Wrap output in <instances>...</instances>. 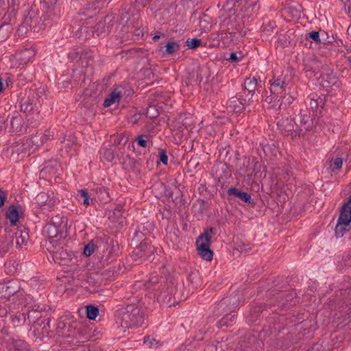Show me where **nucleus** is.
<instances>
[{
  "label": "nucleus",
  "instance_id": "29",
  "mask_svg": "<svg viewBox=\"0 0 351 351\" xmlns=\"http://www.w3.org/2000/svg\"><path fill=\"white\" fill-rule=\"evenodd\" d=\"M62 143L64 145V147L66 149V152L69 153L72 147L75 148V138L73 135H69L66 138H64L62 141Z\"/></svg>",
  "mask_w": 351,
  "mask_h": 351
},
{
  "label": "nucleus",
  "instance_id": "33",
  "mask_svg": "<svg viewBox=\"0 0 351 351\" xmlns=\"http://www.w3.org/2000/svg\"><path fill=\"white\" fill-rule=\"evenodd\" d=\"M324 106V100L321 97L315 98L313 97L311 98L310 106L313 110H317L320 106L322 108Z\"/></svg>",
  "mask_w": 351,
  "mask_h": 351
},
{
  "label": "nucleus",
  "instance_id": "20",
  "mask_svg": "<svg viewBox=\"0 0 351 351\" xmlns=\"http://www.w3.org/2000/svg\"><path fill=\"white\" fill-rule=\"evenodd\" d=\"M293 119L287 118L285 119H280L278 121L277 125L279 129L287 133V135H291V132L294 131L293 129Z\"/></svg>",
  "mask_w": 351,
  "mask_h": 351
},
{
  "label": "nucleus",
  "instance_id": "57",
  "mask_svg": "<svg viewBox=\"0 0 351 351\" xmlns=\"http://www.w3.org/2000/svg\"><path fill=\"white\" fill-rule=\"evenodd\" d=\"M241 251H247V249H245L244 247H241Z\"/></svg>",
  "mask_w": 351,
  "mask_h": 351
},
{
  "label": "nucleus",
  "instance_id": "58",
  "mask_svg": "<svg viewBox=\"0 0 351 351\" xmlns=\"http://www.w3.org/2000/svg\"><path fill=\"white\" fill-rule=\"evenodd\" d=\"M24 53H31V51H30L29 50L26 49V50L24 51Z\"/></svg>",
  "mask_w": 351,
  "mask_h": 351
},
{
  "label": "nucleus",
  "instance_id": "41",
  "mask_svg": "<svg viewBox=\"0 0 351 351\" xmlns=\"http://www.w3.org/2000/svg\"><path fill=\"white\" fill-rule=\"evenodd\" d=\"M158 282V277L157 275L156 274H152L149 279V281L147 282V286L148 288H152V287H154L156 284H157Z\"/></svg>",
  "mask_w": 351,
  "mask_h": 351
},
{
  "label": "nucleus",
  "instance_id": "34",
  "mask_svg": "<svg viewBox=\"0 0 351 351\" xmlns=\"http://www.w3.org/2000/svg\"><path fill=\"white\" fill-rule=\"evenodd\" d=\"M144 343L150 348H157L160 346L158 341H156L154 338H152L149 336L144 337Z\"/></svg>",
  "mask_w": 351,
  "mask_h": 351
},
{
  "label": "nucleus",
  "instance_id": "3",
  "mask_svg": "<svg viewBox=\"0 0 351 351\" xmlns=\"http://www.w3.org/2000/svg\"><path fill=\"white\" fill-rule=\"evenodd\" d=\"M0 291L2 293V297L8 299V303L6 305L10 311L26 306V304H23V301L27 300V298L21 292L19 291L17 282L13 281L1 285Z\"/></svg>",
  "mask_w": 351,
  "mask_h": 351
},
{
  "label": "nucleus",
  "instance_id": "22",
  "mask_svg": "<svg viewBox=\"0 0 351 351\" xmlns=\"http://www.w3.org/2000/svg\"><path fill=\"white\" fill-rule=\"evenodd\" d=\"M245 101L243 99L232 97L229 101L228 108L235 112H241L244 109Z\"/></svg>",
  "mask_w": 351,
  "mask_h": 351
},
{
  "label": "nucleus",
  "instance_id": "55",
  "mask_svg": "<svg viewBox=\"0 0 351 351\" xmlns=\"http://www.w3.org/2000/svg\"><path fill=\"white\" fill-rule=\"evenodd\" d=\"M348 34L351 36V25L348 28Z\"/></svg>",
  "mask_w": 351,
  "mask_h": 351
},
{
  "label": "nucleus",
  "instance_id": "42",
  "mask_svg": "<svg viewBox=\"0 0 351 351\" xmlns=\"http://www.w3.org/2000/svg\"><path fill=\"white\" fill-rule=\"evenodd\" d=\"M94 245L92 244V243H88V245H86L84 249V254L86 256H90L93 252H94Z\"/></svg>",
  "mask_w": 351,
  "mask_h": 351
},
{
  "label": "nucleus",
  "instance_id": "23",
  "mask_svg": "<svg viewBox=\"0 0 351 351\" xmlns=\"http://www.w3.org/2000/svg\"><path fill=\"white\" fill-rule=\"evenodd\" d=\"M23 304H26L25 307H27L29 310L27 315V319L30 321V318L33 317L34 314H40L41 312L46 310V307L43 304H34L29 305L26 300L23 301Z\"/></svg>",
  "mask_w": 351,
  "mask_h": 351
},
{
  "label": "nucleus",
  "instance_id": "6",
  "mask_svg": "<svg viewBox=\"0 0 351 351\" xmlns=\"http://www.w3.org/2000/svg\"><path fill=\"white\" fill-rule=\"evenodd\" d=\"M66 226L58 216L52 219L51 222L46 224L43 230V234L48 239L47 245H49L50 241L62 239L64 234Z\"/></svg>",
  "mask_w": 351,
  "mask_h": 351
},
{
  "label": "nucleus",
  "instance_id": "14",
  "mask_svg": "<svg viewBox=\"0 0 351 351\" xmlns=\"http://www.w3.org/2000/svg\"><path fill=\"white\" fill-rule=\"evenodd\" d=\"M111 21L110 16H106L103 21H99L96 25L94 33L97 34L99 37H105L110 32L112 27Z\"/></svg>",
  "mask_w": 351,
  "mask_h": 351
},
{
  "label": "nucleus",
  "instance_id": "38",
  "mask_svg": "<svg viewBox=\"0 0 351 351\" xmlns=\"http://www.w3.org/2000/svg\"><path fill=\"white\" fill-rule=\"evenodd\" d=\"M293 129L294 130V131H293V132H291V136H296L300 135L303 132H304V129L302 128V126H300V124L296 123L295 121V120L293 121Z\"/></svg>",
  "mask_w": 351,
  "mask_h": 351
},
{
  "label": "nucleus",
  "instance_id": "12",
  "mask_svg": "<svg viewBox=\"0 0 351 351\" xmlns=\"http://www.w3.org/2000/svg\"><path fill=\"white\" fill-rule=\"evenodd\" d=\"M14 235L11 232L0 235V256L9 252L13 246Z\"/></svg>",
  "mask_w": 351,
  "mask_h": 351
},
{
  "label": "nucleus",
  "instance_id": "8",
  "mask_svg": "<svg viewBox=\"0 0 351 351\" xmlns=\"http://www.w3.org/2000/svg\"><path fill=\"white\" fill-rule=\"evenodd\" d=\"M77 322H66V320H60L57 324V333L59 336L64 338H73L78 339L80 337Z\"/></svg>",
  "mask_w": 351,
  "mask_h": 351
},
{
  "label": "nucleus",
  "instance_id": "40",
  "mask_svg": "<svg viewBox=\"0 0 351 351\" xmlns=\"http://www.w3.org/2000/svg\"><path fill=\"white\" fill-rule=\"evenodd\" d=\"M230 304L229 298H223L217 304V308L219 311H224Z\"/></svg>",
  "mask_w": 351,
  "mask_h": 351
},
{
  "label": "nucleus",
  "instance_id": "52",
  "mask_svg": "<svg viewBox=\"0 0 351 351\" xmlns=\"http://www.w3.org/2000/svg\"><path fill=\"white\" fill-rule=\"evenodd\" d=\"M237 303L234 302L232 303V306H230V310H234L237 307Z\"/></svg>",
  "mask_w": 351,
  "mask_h": 351
},
{
  "label": "nucleus",
  "instance_id": "7",
  "mask_svg": "<svg viewBox=\"0 0 351 351\" xmlns=\"http://www.w3.org/2000/svg\"><path fill=\"white\" fill-rule=\"evenodd\" d=\"M351 196L349 201L346 203L341 209L337 223L335 227V234L341 237L344 233L351 228Z\"/></svg>",
  "mask_w": 351,
  "mask_h": 351
},
{
  "label": "nucleus",
  "instance_id": "48",
  "mask_svg": "<svg viewBox=\"0 0 351 351\" xmlns=\"http://www.w3.org/2000/svg\"><path fill=\"white\" fill-rule=\"evenodd\" d=\"M118 143H123V144H125L128 142V138L125 136L121 135L119 137Z\"/></svg>",
  "mask_w": 351,
  "mask_h": 351
},
{
  "label": "nucleus",
  "instance_id": "32",
  "mask_svg": "<svg viewBox=\"0 0 351 351\" xmlns=\"http://www.w3.org/2000/svg\"><path fill=\"white\" fill-rule=\"evenodd\" d=\"M99 314V309L93 306L89 305L86 306V315L89 319H95Z\"/></svg>",
  "mask_w": 351,
  "mask_h": 351
},
{
  "label": "nucleus",
  "instance_id": "36",
  "mask_svg": "<svg viewBox=\"0 0 351 351\" xmlns=\"http://www.w3.org/2000/svg\"><path fill=\"white\" fill-rule=\"evenodd\" d=\"M49 196L47 193L41 192L36 197V202L40 206H45L49 200Z\"/></svg>",
  "mask_w": 351,
  "mask_h": 351
},
{
  "label": "nucleus",
  "instance_id": "11",
  "mask_svg": "<svg viewBox=\"0 0 351 351\" xmlns=\"http://www.w3.org/2000/svg\"><path fill=\"white\" fill-rule=\"evenodd\" d=\"M54 132L50 129L44 131H38L31 137V141L36 147L43 145L53 137Z\"/></svg>",
  "mask_w": 351,
  "mask_h": 351
},
{
  "label": "nucleus",
  "instance_id": "47",
  "mask_svg": "<svg viewBox=\"0 0 351 351\" xmlns=\"http://www.w3.org/2000/svg\"><path fill=\"white\" fill-rule=\"evenodd\" d=\"M41 315L40 314H34L33 317L30 318V321L28 319L29 324H35L36 321L40 318Z\"/></svg>",
  "mask_w": 351,
  "mask_h": 351
},
{
  "label": "nucleus",
  "instance_id": "50",
  "mask_svg": "<svg viewBox=\"0 0 351 351\" xmlns=\"http://www.w3.org/2000/svg\"><path fill=\"white\" fill-rule=\"evenodd\" d=\"M5 200V195L3 191H0V207L3 205Z\"/></svg>",
  "mask_w": 351,
  "mask_h": 351
},
{
  "label": "nucleus",
  "instance_id": "44",
  "mask_svg": "<svg viewBox=\"0 0 351 351\" xmlns=\"http://www.w3.org/2000/svg\"><path fill=\"white\" fill-rule=\"evenodd\" d=\"M234 315H226L225 317H223L221 320L220 321L221 325H228V321L232 320V318H234Z\"/></svg>",
  "mask_w": 351,
  "mask_h": 351
},
{
  "label": "nucleus",
  "instance_id": "28",
  "mask_svg": "<svg viewBox=\"0 0 351 351\" xmlns=\"http://www.w3.org/2000/svg\"><path fill=\"white\" fill-rule=\"evenodd\" d=\"M101 158L106 162H112L114 158V150L112 148H103L100 151Z\"/></svg>",
  "mask_w": 351,
  "mask_h": 351
},
{
  "label": "nucleus",
  "instance_id": "24",
  "mask_svg": "<svg viewBox=\"0 0 351 351\" xmlns=\"http://www.w3.org/2000/svg\"><path fill=\"white\" fill-rule=\"evenodd\" d=\"M98 3L99 2H94L91 5L90 3L84 4V8L80 11V14L87 16L88 18L92 17L91 13L99 9Z\"/></svg>",
  "mask_w": 351,
  "mask_h": 351
},
{
  "label": "nucleus",
  "instance_id": "9",
  "mask_svg": "<svg viewBox=\"0 0 351 351\" xmlns=\"http://www.w3.org/2000/svg\"><path fill=\"white\" fill-rule=\"evenodd\" d=\"M6 157L16 162L28 154L27 146L23 141L15 142L10 145L5 152Z\"/></svg>",
  "mask_w": 351,
  "mask_h": 351
},
{
  "label": "nucleus",
  "instance_id": "31",
  "mask_svg": "<svg viewBox=\"0 0 351 351\" xmlns=\"http://www.w3.org/2000/svg\"><path fill=\"white\" fill-rule=\"evenodd\" d=\"M343 165V160L341 158L337 157L334 160H331L329 162L330 169L332 171L339 170Z\"/></svg>",
  "mask_w": 351,
  "mask_h": 351
},
{
  "label": "nucleus",
  "instance_id": "39",
  "mask_svg": "<svg viewBox=\"0 0 351 351\" xmlns=\"http://www.w3.org/2000/svg\"><path fill=\"white\" fill-rule=\"evenodd\" d=\"M147 140L148 137L147 136L140 135L136 138V141L138 145H139L141 147L145 148L148 146Z\"/></svg>",
  "mask_w": 351,
  "mask_h": 351
},
{
  "label": "nucleus",
  "instance_id": "2",
  "mask_svg": "<svg viewBox=\"0 0 351 351\" xmlns=\"http://www.w3.org/2000/svg\"><path fill=\"white\" fill-rule=\"evenodd\" d=\"M121 326L124 328H138L143 325L145 315L136 304H129L119 310Z\"/></svg>",
  "mask_w": 351,
  "mask_h": 351
},
{
  "label": "nucleus",
  "instance_id": "56",
  "mask_svg": "<svg viewBox=\"0 0 351 351\" xmlns=\"http://www.w3.org/2000/svg\"><path fill=\"white\" fill-rule=\"evenodd\" d=\"M47 327L48 328H49V323H47V326H44V328L46 330V332H45V333H46V334H48V331H47Z\"/></svg>",
  "mask_w": 351,
  "mask_h": 351
},
{
  "label": "nucleus",
  "instance_id": "1",
  "mask_svg": "<svg viewBox=\"0 0 351 351\" xmlns=\"http://www.w3.org/2000/svg\"><path fill=\"white\" fill-rule=\"evenodd\" d=\"M270 82V95L265 97V101L269 104H272V107L276 106V102L278 104L279 109L285 108L290 105L294 100V97L289 93L287 94L288 83L285 77L282 75L269 80Z\"/></svg>",
  "mask_w": 351,
  "mask_h": 351
},
{
  "label": "nucleus",
  "instance_id": "16",
  "mask_svg": "<svg viewBox=\"0 0 351 351\" xmlns=\"http://www.w3.org/2000/svg\"><path fill=\"white\" fill-rule=\"evenodd\" d=\"M338 79L332 71L326 70L321 76L320 84L323 87L328 88L335 85Z\"/></svg>",
  "mask_w": 351,
  "mask_h": 351
},
{
  "label": "nucleus",
  "instance_id": "37",
  "mask_svg": "<svg viewBox=\"0 0 351 351\" xmlns=\"http://www.w3.org/2000/svg\"><path fill=\"white\" fill-rule=\"evenodd\" d=\"M179 49V45L174 42H169L166 45V53L168 54H171Z\"/></svg>",
  "mask_w": 351,
  "mask_h": 351
},
{
  "label": "nucleus",
  "instance_id": "19",
  "mask_svg": "<svg viewBox=\"0 0 351 351\" xmlns=\"http://www.w3.org/2000/svg\"><path fill=\"white\" fill-rule=\"evenodd\" d=\"M12 234L16 247L22 248L23 246L26 245L29 239V234L27 231L17 230L15 233Z\"/></svg>",
  "mask_w": 351,
  "mask_h": 351
},
{
  "label": "nucleus",
  "instance_id": "53",
  "mask_svg": "<svg viewBox=\"0 0 351 351\" xmlns=\"http://www.w3.org/2000/svg\"><path fill=\"white\" fill-rule=\"evenodd\" d=\"M159 38H160V36H158V35H155V36L153 37V40H154V41H156V40H158Z\"/></svg>",
  "mask_w": 351,
  "mask_h": 351
},
{
  "label": "nucleus",
  "instance_id": "51",
  "mask_svg": "<svg viewBox=\"0 0 351 351\" xmlns=\"http://www.w3.org/2000/svg\"><path fill=\"white\" fill-rule=\"evenodd\" d=\"M43 2L48 6V7H51V6H53L54 5L56 2H57V0H43Z\"/></svg>",
  "mask_w": 351,
  "mask_h": 351
},
{
  "label": "nucleus",
  "instance_id": "17",
  "mask_svg": "<svg viewBox=\"0 0 351 351\" xmlns=\"http://www.w3.org/2000/svg\"><path fill=\"white\" fill-rule=\"evenodd\" d=\"M227 193L228 195L237 197L249 204H252L254 202L250 194L246 192L240 191L237 188L232 187L228 189Z\"/></svg>",
  "mask_w": 351,
  "mask_h": 351
},
{
  "label": "nucleus",
  "instance_id": "46",
  "mask_svg": "<svg viewBox=\"0 0 351 351\" xmlns=\"http://www.w3.org/2000/svg\"><path fill=\"white\" fill-rule=\"evenodd\" d=\"M99 193L102 195V199L104 201L107 202L108 200V193L106 189H99Z\"/></svg>",
  "mask_w": 351,
  "mask_h": 351
},
{
  "label": "nucleus",
  "instance_id": "18",
  "mask_svg": "<svg viewBox=\"0 0 351 351\" xmlns=\"http://www.w3.org/2000/svg\"><path fill=\"white\" fill-rule=\"evenodd\" d=\"M121 97V90L120 88H115L105 99L104 106L105 107H109L111 105L119 103Z\"/></svg>",
  "mask_w": 351,
  "mask_h": 351
},
{
  "label": "nucleus",
  "instance_id": "59",
  "mask_svg": "<svg viewBox=\"0 0 351 351\" xmlns=\"http://www.w3.org/2000/svg\"><path fill=\"white\" fill-rule=\"evenodd\" d=\"M69 343H75V342H73V341H69Z\"/></svg>",
  "mask_w": 351,
  "mask_h": 351
},
{
  "label": "nucleus",
  "instance_id": "21",
  "mask_svg": "<svg viewBox=\"0 0 351 351\" xmlns=\"http://www.w3.org/2000/svg\"><path fill=\"white\" fill-rule=\"evenodd\" d=\"M77 198L85 207H88L93 202V199L90 197L88 191L85 189L78 191Z\"/></svg>",
  "mask_w": 351,
  "mask_h": 351
},
{
  "label": "nucleus",
  "instance_id": "26",
  "mask_svg": "<svg viewBox=\"0 0 351 351\" xmlns=\"http://www.w3.org/2000/svg\"><path fill=\"white\" fill-rule=\"evenodd\" d=\"M258 80L255 77H247L244 82V88L247 90L249 93H254L256 88Z\"/></svg>",
  "mask_w": 351,
  "mask_h": 351
},
{
  "label": "nucleus",
  "instance_id": "35",
  "mask_svg": "<svg viewBox=\"0 0 351 351\" xmlns=\"http://www.w3.org/2000/svg\"><path fill=\"white\" fill-rule=\"evenodd\" d=\"M202 41L198 38H188L186 41V46L189 49H195L202 45Z\"/></svg>",
  "mask_w": 351,
  "mask_h": 351
},
{
  "label": "nucleus",
  "instance_id": "43",
  "mask_svg": "<svg viewBox=\"0 0 351 351\" xmlns=\"http://www.w3.org/2000/svg\"><path fill=\"white\" fill-rule=\"evenodd\" d=\"M309 37L317 43H321V40L319 38V34L318 32H311L309 34Z\"/></svg>",
  "mask_w": 351,
  "mask_h": 351
},
{
  "label": "nucleus",
  "instance_id": "27",
  "mask_svg": "<svg viewBox=\"0 0 351 351\" xmlns=\"http://www.w3.org/2000/svg\"><path fill=\"white\" fill-rule=\"evenodd\" d=\"M23 120L21 116H16L12 118L10 121L11 128L14 132L22 130Z\"/></svg>",
  "mask_w": 351,
  "mask_h": 351
},
{
  "label": "nucleus",
  "instance_id": "15",
  "mask_svg": "<svg viewBox=\"0 0 351 351\" xmlns=\"http://www.w3.org/2000/svg\"><path fill=\"white\" fill-rule=\"evenodd\" d=\"M22 215L23 212L19 205H12L8 208L5 212L6 219L12 226L16 224Z\"/></svg>",
  "mask_w": 351,
  "mask_h": 351
},
{
  "label": "nucleus",
  "instance_id": "30",
  "mask_svg": "<svg viewBox=\"0 0 351 351\" xmlns=\"http://www.w3.org/2000/svg\"><path fill=\"white\" fill-rule=\"evenodd\" d=\"M11 321L14 326H18L26 321V316L24 313L14 315L11 316Z\"/></svg>",
  "mask_w": 351,
  "mask_h": 351
},
{
  "label": "nucleus",
  "instance_id": "45",
  "mask_svg": "<svg viewBox=\"0 0 351 351\" xmlns=\"http://www.w3.org/2000/svg\"><path fill=\"white\" fill-rule=\"evenodd\" d=\"M159 158L160 160L164 164L167 165L168 162V157L164 151H161L159 152Z\"/></svg>",
  "mask_w": 351,
  "mask_h": 351
},
{
  "label": "nucleus",
  "instance_id": "4",
  "mask_svg": "<svg viewBox=\"0 0 351 351\" xmlns=\"http://www.w3.org/2000/svg\"><path fill=\"white\" fill-rule=\"evenodd\" d=\"M216 232L215 228L206 229L197 237L195 242L198 254L206 261L213 260V252L210 250L211 239Z\"/></svg>",
  "mask_w": 351,
  "mask_h": 351
},
{
  "label": "nucleus",
  "instance_id": "10",
  "mask_svg": "<svg viewBox=\"0 0 351 351\" xmlns=\"http://www.w3.org/2000/svg\"><path fill=\"white\" fill-rule=\"evenodd\" d=\"M40 103L38 94L34 91H30L27 96L21 99V109L25 113H29L38 110Z\"/></svg>",
  "mask_w": 351,
  "mask_h": 351
},
{
  "label": "nucleus",
  "instance_id": "54",
  "mask_svg": "<svg viewBox=\"0 0 351 351\" xmlns=\"http://www.w3.org/2000/svg\"><path fill=\"white\" fill-rule=\"evenodd\" d=\"M3 82L1 81V80L0 79V92H1L3 90Z\"/></svg>",
  "mask_w": 351,
  "mask_h": 351
},
{
  "label": "nucleus",
  "instance_id": "5",
  "mask_svg": "<svg viewBox=\"0 0 351 351\" xmlns=\"http://www.w3.org/2000/svg\"><path fill=\"white\" fill-rule=\"evenodd\" d=\"M64 241L57 239L50 241L49 245H47V247L56 263L61 265H68L72 259L73 255L66 249L64 248Z\"/></svg>",
  "mask_w": 351,
  "mask_h": 351
},
{
  "label": "nucleus",
  "instance_id": "25",
  "mask_svg": "<svg viewBox=\"0 0 351 351\" xmlns=\"http://www.w3.org/2000/svg\"><path fill=\"white\" fill-rule=\"evenodd\" d=\"M300 125L304 129V132L310 130L313 125L312 119L308 114H300Z\"/></svg>",
  "mask_w": 351,
  "mask_h": 351
},
{
  "label": "nucleus",
  "instance_id": "13",
  "mask_svg": "<svg viewBox=\"0 0 351 351\" xmlns=\"http://www.w3.org/2000/svg\"><path fill=\"white\" fill-rule=\"evenodd\" d=\"M153 252V247L145 243H141L133 252L132 256L135 261L147 259Z\"/></svg>",
  "mask_w": 351,
  "mask_h": 351
},
{
  "label": "nucleus",
  "instance_id": "49",
  "mask_svg": "<svg viewBox=\"0 0 351 351\" xmlns=\"http://www.w3.org/2000/svg\"><path fill=\"white\" fill-rule=\"evenodd\" d=\"M229 60L232 62H237L239 60L236 53H231L230 54Z\"/></svg>",
  "mask_w": 351,
  "mask_h": 351
}]
</instances>
